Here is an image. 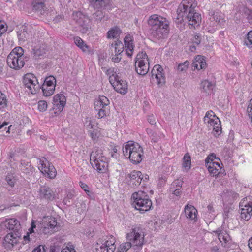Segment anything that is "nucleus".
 Here are the masks:
<instances>
[{
  "instance_id": "2f4dec72",
  "label": "nucleus",
  "mask_w": 252,
  "mask_h": 252,
  "mask_svg": "<svg viewBox=\"0 0 252 252\" xmlns=\"http://www.w3.org/2000/svg\"><path fill=\"white\" fill-rule=\"evenodd\" d=\"M39 164L38 165V169L43 174L46 175V173H47V171L48 168V166H50L52 164L50 163L45 158H42L39 159Z\"/></svg>"
},
{
  "instance_id": "1a4fd4ad",
  "label": "nucleus",
  "mask_w": 252,
  "mask_h": 252,
  "mask_svg": "<svg viewBox=\"0 0 252 252\" xmlns=\"http://www.w3.org/2000/svg\"><path fill=\"white\" fill-rule=\"evenodd\" d=\"M73 19L80 28V31L82 33H86L89 31L91 26L90 20L88 16L80 11L73 13Z\"/></svg>"
},
{
  "instance_id": "473e14b6",
  "label": "nucleus",
  "mask_w": 252,
  "mask_h": 252,
  "mask_svg": "<svg viewBox=\"0 0 252 252\" xmlns=\"http://www.w3.org/2000/svg\"><path fill=\"white\" fill-rule=\"evenodd\" d=\"M124 45L122 42L119 40L115 41L113 42L110 47L112 51L114 50L115 54L118 53L121 54L123 51Z\"/></svg>"
},
{
  "instance_id": "e2e57ef3",
  "label": "nucleus",
  "mask_w": 252,
  "mask_h": 252,
  "mask_svg": "<svg viewBox=\"0 0 252 252\" xmlns=\"http://www.w3.org/2000/svg\"><path fill=\"white\" fill-rule=\"evenodd\" d=\"M147 120L151 125H155L156 124V118L153 114L148 116Z\"/></svg>"
},
{
  "instance_id": "423d86ee",
  "label": "nucleus",
  "mask_w": 252,
  "mask_h": 252,
  "mask_svg": "<svg viewBox=\"0 0 252 252\" xmlns=\"http://www.w3.org/2000/svg\"><path fill=\"white\" fill-rule=\"evenodd\" d=\"M126 240L130 243L134 250L141 248L144 241V232L142 228L140 226L132 228L126 234Z\"/></svg>"
},
{
  "instance_id": "6e6552de",
  "label": "nucleus",
  "mask_w": 252,
  "mask_h": 252,
  "mask_svg": "<svg viewBox=\"0 0 252 252\" xmlns=\"http://www.w3.org/2000/svg\"><path fill=\"white\" fill-rule=\"evenodd\" d=\"M135 69L137 74L141 75H145L148 72L149 63L145 52H141L137 55L135 61Z\"/></svg>"
},
{
  "instance_id": "de8ad7c7",
  "label": "nucleus",
  "mask_w": 252,
  "mask_h": 252,
  "mask_svg": "<svg viewBox=\"0 0 252 252\" xmlns=\"http://www.w3.org/2000/svg\"><path fill=\"white\" fill-rule=\"evenodd\" d=\"M17 35L19 40L24 42L29 37V34L26 31H19L17 32Z\"/></svg>"
},
{
  "instance_id": "864d4df0",
  "label": "nucleus",
  "mask_w": 252,
  "mask_h": 252,
  "mask_svg": "<svg viewBox=\"0 0 252 252\" xmlns=\"http://www.w3.org/2000/svg\"><path fill=\"white\" fill-rule=\"evenodd\" d=\"M245 43L248 47L252 48V31L248 32Z\"/></svg>"
},
{
  "instance_id": "ddd939ff",
  "label": "nucleus",
  "mask_w": 252,
  "mask_h": 252,
  "mask_svg": "<svg viewBox=\"0 0 252 252\" xmlns=\"http://www.w3.org/2000/svg\"><path fill=\"white\" fill-rule=\"evenodd\" d=\"M109 82L115 90L122 94H125L127 92V84L126 81L120 79L119 77H110Z\"/></svg>"
},
{
  "instance_id": "7ed1b4c3",
  "label": "nucleus",
  "mask_w": 252,
  "mask_h": 252,
  "mask_svg": "<svg viewBox=\"0 0 252 252\" xmlns=\"http://www.w3.org/2000/svg\"><path fill=\"white\" fill-rule=\"evenodd\" d=\"M131 201L132 206L141 213L149 211L152 206V201L147 193L142 190L133 193Z\"/></svg>"
},
{
  "instance_id": "a211bd4d",
  "label": "nucleus",
  "mask_w": 252,
  "mask_h": 252,
  "mask_svg": "<svg viewBox=\"0 0 252 252\" xmlns=\"http://www.w3.org/2000/svg\"><path fill=\"white\" fill-rule=\"evenodd\" d=\"M115 243V238L111 236L109 240L102 244L99 249H98V252H114L116 249Z\"/></svg>"
},
{
  "instance_id": "b1692460",
  "label": "nucleus",
  "mask_w": 252,
  "mask_h": 252,
  "mask_svg": "<svg viewBox=\"0 0 252 252\" xmlns=\"http://www.w3.org/2000/svg\"><path fill=\"white\" fill-rule=\"evenodd\" d=\"M39 195L41 198H44L48 200H52L55 198V194L53 191L48 187H41L39 190Z\"/></svg>"
},
{
  "instance_id": "49530a36",
  "label": "nucleus",
  "mask_w": 252,
  "mask_h": 252,
  "mask_svg": "<svg viewBox=\"0 0 252 252\" xmlns=\"http://www.w3.org/2000/svg\"><path fill=\"white\" fill-rule=\"evenodd\" d=\"M7 100L5 94L0 91V110L7 106Z\"/></svg>"
},
{
  "instance_id": "39448f33",
  "label": "nucleus",
  "mask_w": 252,
  "mask_h": 252,
  "mask_svg": "<svg viewBox=\"0 0 252 252\" xmlns=\"http://www.w3.org/2000/svg\"><path fill=\"white\" fill-rule=\"evenodd\" d=\"M25 58L24 49L21 47H16L8 55L7 63L11 68L18 70L24 66Z\"/></svg>"
},
{
  "instance_id": "2eb2a0df",
  "label": "nucleus",
  "mask_w": 252,
  "mask_h": 252,
  "mask_svg": "<svg viewBox=\"0 0 252 252\" xmlns=\"http://www.w3.org/2000/svg\"><path fill=\"white\" fill-rule=\"evenodd\" d=\"M241 208V217L245 220H248L252 213V201L244 200L240 203Z\"/></svg>"
},
{
  "instance_id": "680f3d73",
  "label": "nucleus",
  "mask_w": 252,
  "mask_h": 252,
  "mask_svg": "<svg viewBox=\"0 0 252 252\" xmlns=\"http://www.w3.org/2000/svg\"><path fill=\"white\" fill-rule=\"evenodd\" d=\"M80 187L86 192V193L89 195V193H90V191L88 190V185L82 182H79V183Z\"/></svg>"
},
{
  "instance_id": "5701e85b",
  "label": "nucleus",
  "mask_w": 252,
  "mask_h": 252,
  "mask_svg": "<svg viewBox=\"0 0 252 252\" xmlns=\"http://www.w3.org/2000/svg\"><path fill=\"white\" fill-rule=\"evenodd\" d=\"M18 235L16 233H9L4 237L3 245L5 248H11L17 244Z\"/></svg>"
},
{
  "instance_id": "9d476101",
  "label": "nucleus",
  "mask_w": 252,
  "mask_h": 252,
  "mask_svg": "<svg viewBox=\"0 0 252 252\" xmlns=\"http://www.w3.org/2000/svg\"><path fill=\"white\" fill-rule=\"evenodd\" d=\"M23 83L29 92L32 94H36L40 88L36 77L32 73H28L24 75Z\"/></svg>"
},
{
  "instance_id": "aec40b11",
  "label": "nucleus",
  "mask_w": 252,
  "mask_h": 252,
  "mask_svg": "<svg viewBox=\"0 0 252 252\" xmlns=\"http://www.w3.org/2000/svg\"><path fill=\"white\" fill-rule=\"evenodd\" d=\"M94 168L99 173H104L108 171V163L107 158L106 160H100L90 163Z\"/></svg>"
},
{
  "instance_id": "f704fd0d",
  "label": "nucleus",
  "mask_w": 252,
  "mask_h": 252,
  "mask_svg": "<svg viewBox=\"0 0 252 252\" xmlns=\"http://www.w3.org/2000/svg\"><path fill=\"white\" fill-rule=\"evenodd\" d=\"M216 232L218 234V239L221 243H226L229 241L230 239L229 235L225 231L218 230Z\"/></svg>"
},
{
  "instance_id": "c85d7f7f",
  "label": "nucleus",
  "mask_w": 252,
  "mask_h": 252,
  "mask_svg": "<svg viewBox=\"0 0 252 252\" xmlns=\"http://www.w3.org/2000/svg\"><path fill=\"white\" fill-rule=\"evenodd\" d=\"M124 43L126 55L131 57L133 54L134 46L130 36H126L124 38Z\"/></svg>"
},
{
  "instance_id": "e433bc0d",
  "label": "nucleus",
  "mask_w": 252,
  "mask_h": 252,
  "mask_svg": "<svg viewBox=\"0 0 252 252\" xmlns=\"http://www.w3.org/2000/svg\"><path fill=\"white\" fill-rule=\"evenodd\" d=\"M20 169L23 173L26 174H29L32 171L31 164L25 160L21 161Z\"/></svg>"
},
{
  "instance_id": "f257e3e1",
  "label": "nucleus",
  "mask_w": 252,
  "mask_h": 252,
  "mask_svg": "<svg viewBox=\"0 0 252 252\" xmlns=\"http://www.w3.org/2000/svg\"><path fill=\"white\" fill-rule=\"evenodd\" d=\"M196 5L192 3V0H184L178 6L177 9L176 19L181 23L187 20L189 25L195 28L199 25L201 21V15L195 12Z\"/></svg>"
},
{
  "instance_id": "c03bdc74",
  "label": "nucleus",
  "mask_w": 252,
  "mask_h": 252,
  "mask_svg": "<svg viewBox=\"0 0 252 252\" xmlns=\"http://www.w3.org/2000/svg\"><path fill=\"white\" fill-rule=\"evenodd\" d=\"M56 79L52 76H50L45 78L43 85H47V87L56 85Z\"/></svg>"
},
{
  "instance_id": "a19ab883",
  "label": "nucleus",
  "mask_w": 252,
  "mask_h": 252,
  "mask_svg": "<svg viewBox=\"0 0 252 252\" xmlns=\"http://www.w3.org/2000/svg\"><path fill=\"white\" fill-rule=\"evenodd\" d=\"M183 159V167L188 169H189L191 165V158L189 154H185Z\"/></svg>"
},
{
  "instance_id": "3c124183",
  "label": "nucleus",
  "mask_w": 252,
  "mask_h": 252,
  "mask_svg": "<svg viewBox=\"0 0 252 252\" xmlns=\"http://www.w3.org/2000/svg\"><path fill=\"white\" fill-rule=\"evenodd\" d=\"M61 252H76L74 249V246L68 243L66 245H64L63 247Z\"/></svg>"
},
{
  "instance_id": "a878e982",
  "label": "nucleus",
  "mask_w": 252,
  "mask_h": 252,
  "mask_svg": "<svg viewBox=\"0 0 252 252\" xmlns=\"http://www.w3.org/2000/svg\"><path fill=\"white\" fill-rule=\"evenodd\" d=\"M184 213L187 218L196 221L197 211L192 205H187L184 209Z\"/></svg>"
},
{
  "instance_id": "338daca9",
  "label": "nucleus",
  "mask_w": 252,
  "mask_h": 252,
  "mask_svg": "<svg viewBox=\"0 0 252 252\" xmlns=\"http://www.w3.org/2000/svg\"><path fill=\"white\" fill-rule=\"evenodd\" d=\"M44 246L40 245L34 249L32 252H44Z\"/></svg>"
},
{
  "instance_id": "58836bf2",
  "label": "nucleus",
  "mask_w": 252,
  "mask_h": 252,
  "mask_svg": "<svg viewBox=\"0 0 252 252\" xmlns=\"http://www.w3.org/2000/svg\"><path fill=\"white\" fill-rule=\"evenodd\" d=\"M92 19L96 21H101L103 19L107 20L108 17H105V13L102 10H97L92 15Z\"/></svg>"
},
{
  "instance_id": "37998d69",
  "label": "nucleus",
  "mask_w": 252,
  "mask_h": 252,
  "mask_svg": "<svg viewBox=\"0 0 252 252\" xmlns=\"http://www.w3.org/2000/svg\"><path fill=\"white\" fill-rule=\"evenodd\" d=\"M56 170L54 166L53 165L48 166V168L45 175L51 179H53L56 176Z\"/></svg>"
},
{
  "instance_id": "4468645a",
  "label": "nucleus",
  "mask_w": 252,
  "mask_h": 252,
  "mask_svg": "<svg viewBox=\"0 0 252 252\" xmlns=\"http://www.w3.org/2000/svg\"><path fill=\"white\" fill-rule=\"evenodd\" d=\"M32 43L33 48L32 51V55L35 59L39 58L46 53V48L45 46L42 44H40V41H38V39H36L35 37L32 39Z\"/></svg>"
},
{
  "instance_id": "bf43d9fd",
  "label": "nucleus",
  "mask_w": 252,
  "mask_h": 252,
  "mask_svg": "<svg viewBox=\"0 0 252 252\" xmlns=\"http://www.w3.org/2000/svg\"><path fill=\"white\" fill-rule=\"evenodd\" d=\"M150 137L154 142H158L160 139L159 135L155 132H151Z\"/></svg>"
},
{
  "instance_id": "6e6d98bb",
  "label": "nucleus",
  "mask_w": 252,
  "mask_h": 252,
  "mask_svg": "<svg viewBox=\"0 0 252 252\" xmlns=\"http://www.w3.org/2000/svg\"><path fill=\"white\" fill-rule=\"evenodd\" d=\"M201 39V36L198 33H196L194 34V36L192 38L191 40L193 44L198 45L200 43Z\"/></svg>"
},
{
  "instance_id": "5fc2aeb1",
  "label": "nucleus",
  "mask_w": 252,
  "mask_h": 252,
  "mask_svg": "<svg viewBox=\"0 0 252 252\" xmlns=\"http://www.w3.org/2000/svg\"><path fill=\"white\" fill-rule=\"evenodd\" d=\"M8 125V123L4 122L0 125V131H6V133L9 132L10 128L12 126V125H10L7 128L5 127L6 126Z\"/></svg>"
},
{
  "instance_id": "603ef678",
  "label": "nucleus",
  "mask_w": 252,
  "mask_h": 252,
  "mask_svg": "<svg viewBox=\"0 0 252 252\" xmlns=\"http://www.w3.org/2000/svg\"><path fill=\"white\" fill-rule=\"evenodd\" d=\"M38 110L40 112H44L47 108V103L46 101L40 100L38 102Z\"/></svg>"
},
{
  "instance_id": "4d7b16f0",
  "label": "nucleus",
  "mask_w": 252,
  "mask_h": 252,
  "mask_svg": "<svg viewBox=\"0 0 252 252\" xmlns=\"http://www.w3.org/2000/svg\"><path fill=\"white\" fill-rule=\"evenodd\" d=\"M93 125L92 124L91 118H87L85 122H84L85 127L88 130L92 129L93 127Z\"/></svg>"
},
{
  "instance_id": "bb28decb",
  "label": "nucleus",
  "mask_w": 252,
  "mask_h": 252,
  "mask_svg": "<svg viewBox=\"0 0 252 252\" xmlns=\"http://www.w3.org/2000/svg\"><path fill=\"white\" fill-rule=\"evenodd\" d=\"M206 165L212 176H216L220 173V170L221 169V167L219 162H211L209 164Z\"/></svg>"
},
{
  "instance_id": "20e7f679",
  "label": "nucleus",
  "mask_w": 252,
  "mask_h": 252,
  "mask_svg": "<svg viewBox=\"0 0 252 252\" xmlns=\"http://www.w3.org/2000/svg\"><path fill=\"white\" fill-rule=\"evenodd\" d=\"M123 151L124 155L127 157L133 164L139 163L142 161L143 151L138 143L128 141L125 145Z\"/></svg>"
},
{
  "instance_id": "6ab92c4d",
  "label": "nucleus",
  "mask_w": 252,
  "mask_h": 252,
  "mask_svg": "<svg viewBox=\"0 0 252 252\" xmlns=\"http://www.w3.org/2000/svg\"><path fill=\"white\" fill-rule=\"evenodd\" d=\"M209 16L211 22L215 21L221 27L223 26L226 22L225 15L220 11H213L209 13Z\"/></svg>"
},
{
  "instance_id": "052dcab7",
  "label": "nucleus",
  "mask_w": 252,
  "mask_h": 252,
  "mask_svg": "<svg viewBox=\"0 0 252 252\" xmlns=\"http://www.w3.org/2000/svg\"><path fill=\"white\" fill-rule=\"evenodd\" d=\"M216 158H217L215 154H210L205 159L206 164H209L211 162H213V160Z\"/></svg>"
},
{
  "instance_id": "4c0bfd02",
  "label": "nucleus",
  "mask_w": 252,
  "mask_h": 252,
  "mask_svg": "<svg viewBox=\"0 0 252 252\" xmlns=\"http://www.w3.org/2000/svg\"><path fill=\"white\" fill-rule=\"evenodd\" d=\"M41 89L42 90L43 95L45 96H49L53 94L55 89V86L47 87V85H42Z\"/></svg>"
},
{
  "instance_id": "412c9836",
  "label": "nucleus",
  "mask_w": 252,
  "mask_h": 252,
  "mask_svg": "<svg viewBox=\"0 0 252 252\" xmlns=\"http://www.w3.org/2000/svg\"><path fill=\"white\" fill-rule=\"evenodd\" d=\"M46 0H32L31 5L33 11L42 13L46 9Z\"/></svg>"
},
{
  "instance_id": "393cba45",
  "label": "nucleus",
  "mask_w": 252,
  "mask_h": 252,
  "mask_svg": "<svg viewBox=\"0 0 252 252\" xmlns=\"http://www.w3.org/2000/svg\"><path fill=\"white\" fill-rule=\"evenodd\" d=\"M107 158L103 155L102 151L98 148H94L90 154V163L99 161L100 160H106Z\"/></svg>"
},
{
  "instance_id": "13d9d810",
  "label": "nucleus",
  "mask_w": 252,
  "mask_h": 252,
  "mask_svg": "<svg viewBox=\"0 0 252 252\" xmlns=\"http://www.w3.org/2000/svg\"><path fill=\"white\" fill-rule=\"evenodd\" d=\"M7 29L6 24L4 22L0 21V36L6 31Z\"/></svg>"
},
{
  "instance_id": "7c9ffc66",
  "label": "nucleus",
  "mask_w": 252,
  "mask_h": 252,
  "mask_svg": "<svg viewBox=\"0 0 252 252\" xmlns=\"http://www.w3.org/2000/svg\"><path fill=\"white\" fill-rule=\"evenodd\" d=\"M213 84L208 80H204L201 82L200 89L201 91L206 94H209L213 90Z\"/></svg>"
},
{
  "instance_id": "774afa93",
  "label": "nucleus",
  "mask_w": 252,
  "mask_h": 252,
  "mask_svg": "<svg viewBox=\"0 0 252 252\" xmlns=\"http://www.w3.org/2000/svg\"><path fill=\"white\" fill-rule=\"evenodd\" d=\"M120 54H118V53L115 54V55L112 58V61L115 63L119 62L121 59V57L120 56Z\"/></svg>"
},
{
  "instance_id": "9b49d317",
  "label": "nucleus",
  "mask_w": 252,
  "mask_h": 252,
  "mask_svg": "<svg viewBox=\"0 0 252 252\" xmlns=\"http://www.w3.org/2000/svg\"><path fill=\"white\" fill-rule=\"evenodd\" d=\"M109 99L105 96H100L94 102L95 109L98 111L99 117L102 118L106 115L107 107L109 104Z\"/></svg>"
},
{
  "instance_id": "f3484780",
  "label": "nucleus",
  "mask_w": 252,
  "mask_h": 252,
  "mask_svg": "<svg viewBox=\"0 0 252 252\" xmlns=\"http://www.w3.org/2000/svg\"><path fill=\"white\" fill-rule=\"evenodd\" d=\"M66 98L63 94H56L53 97V109L55 113L61 112L63 111L65 104Z\"/></svg>"
},
{
  "instance_id": "0e129e2a",
  "label": "nucleus",
  "mask_w": 252,
  "mask_h": 252,
  "mask_svg": "<svg viewBox=\"0 0 252 252\" xmlns=\"http://www.w3.org/2000/svg\"><path fill=\"white\" fill-rule=\"evenodd\" d=\"M105 72L107 75L109 76V77L111 76L119 77L118 75L115 74V72L114 71V68H109L106 70Z\"/></svg>"
},
{
  "instance_id": "dca6fc26",
  "label": "nucleus",
  "mask_w": 252,
  "mask_h": 252,
  "mask_svg": "<svg viewBox=\"0 0 252 252\" xmlns=\"http://www.w3.org/2000/svg\"><path fill=\"white\" fill-rule=\"evenodd\" d=\"M128 185L132 187L139 186L143 178L142 173L139 171L133 170L127 175Z\"/></svg>"
},
{
  "instance_id": "79ce46f5",
  "label": "nucleus",
  "mask_w": 252,
  "mask_h": 252,
  "mask_svg": "<svg viewBox=\"0 0 252 252\" xmlns=\"http://www.w3.org/2000/svg\"><path fill=\"white\" fill-rule=\"evenodd\" d=\"M5 179L8 184L11 187H13L14 186V184L17 181L16 177L11 173H8L7 174Z\"/></svg>"
},
{
  "instance_id": "72a5a7b5",
  "label": "nucleus",
  "mask_w": 252,
  "mask_h": 252,
  "mask_svg": "<svg viewBox=\"0 0 252 252\" xmlns=\"http://www.w3.org/2000/svg\"><path fill=\"white\" fill-rule=\"evenodd\" d=\"M74 43L83 52L89 51V47L85 43L84 41L78 36L74 38Z\"/></svg>"
},
{
  "instance_id": "09e8293b",
  "label": "nucleus",
  "mask_w": 252,
  "mask_h": 252,
  "mask_svg": "<svg viewBox=\"0 0 252 252\" xmlns=\"http://www.w3.org/2000/svg\"><path fill=\"white\" fill-rule=\"evenodd\" d=\"M189 62L187 61L181 63L178 65L177 70L180 72H184L186 71L189 65Z\"/></svg>"
},
{
  "instance_id": "c9c22d12",
  "label": "nucleus",
  "mask_w": 252,
  "mask_h": 252,
  "mask_svg": "<svg viewBox=\"0 0 252 252\" xmlns=\"http://www.w3.org/2000/svg\"><path fill=\"white\" fill-rule=\"evenodd\" d=\"M89 2L94 9H101L105 5V0H89Z\"/></svg>"
},
{
  "instance_id": "f03ea898",
  "label": "nucleus",
  "mask_w": 252,
  "mask_h": 252,
  "mask_svg": "<svg viewBox=\"0 0 252 252\" xmlns=\"http://www.w3.org/2000/svg\"><path fill=\"white\" fill-rule=\"evenodd\" d=\"M148 24L151 27L150 36L157 41L165 38L169 32V21L166 18L157 14L150 16Z\"/></svg>"
},
{
  "instance_id": "a18cd8bd",
  "label": "nucleus",
  "mask_w": 252,
  "mask_h": 252,
  "mask_svg": "<svg viewBox=\"0 0 252 252\" xmlns=\"http://www.w3.org/2000/svg\"><path fill=\"white\" fill-rule=\"evenodd\" d=\"M131 247L132 248V245L127 241V242L123 243L120 245L119 252H126Z\"/></svg>"
},
{
  "instance_id": "f8f14e48",
  "label": "nucleus",
  "mask_w": 252,
  "mask_h": 252,
  "mask_svg": "<svg viewBox=\"0 0 252 252\" xmlns=\"http://www.w3.org/2000/svg\"><path fill=\"white\" fill-rule=\"evenodd\" d=\"M152 79L159 86H162L165 83V76L161 65H155L151 71Z\"/></svg>"
},
{
  "instance_id": "0eeeda50",
  "label": "nucleus",
  "mask_w": 252,
  "mask_h": 252,
  "mask_svg": "<svg viewBox=\"0 0 252 252\" xmlns=\"http://www.w3.org/2000/svg\"><path fill=\"white\" fill-rule=\"evenodd\" d=\"M203 121L209 129H213L215 136L217 137L220 135L222 129L220 121L212 111H208L206 113Z\"/></svg>"
},
{
  "instance_id": "4be33fe9",
  "label": "nucleus",
  "mask_w": 252,
  "mask_h": 252,
  "mask_svg": "<svg viewBox=\"0 0 252 252\" xmlns=\"http://www.w3.org/2000/svg\"><path fill=\"white\" fill-rule=\"evenodd\" d=\"M48 222L47 223L46 226L43 229L44 233H53L55 231H57L59 229V227L57 226V222L55 218L49 217L48 218Z\"/></svg>"
},
{
  "instance_id": "c756f323",
  "label": "nucleus",
  "mask_w": 252,
  "mask_h": 252,
  "mask_svg": "<svg viewBox=\"0 0 252 252\" xmlns=\"http://www.w3.org/2000/svg\"><path fill=\"white\" fill-rule=\"evenodd\" d=\"M192 65L195 69L200 70L206 67V63L203 56L197 55L194 59Z\"/></svg>"
},
{
  "instance_id": "8fccbe9b",
  "label": "nucleus",
  "mask_w": 252,
  "mask_h": 252,
  "mask_svg": "<svg viewBox=\"0 0 252 252\" xmlns=\"http://www.w3.org/2000/svg\"><path fill=\"white\" fill-rule=\"evenodd\" d=\"M242 13L246 16L249 20H252V10L249 9L246 7H244L242 8Z\"/></svg>"
},
{
  "instance_id": "ea45409f",
  "label": "nucleus",
  "mask_w": 252,
  "mask_h": 252,
  "mask_svg": "<svg viewBox=\"0 0 252 252\" xmlns=\"http://www.w3.org/2000/svg\"><path fill=\"white\" fill-rule=\"evenodd\" d=\"M120 29L117 27H115L111 28L107 32V37L110 38H117L119 35Z\"/></svg>"
},
{
  "instance_id": "69168bd1",
  "label": "nucleus",
  "mask_w": 252,
  "mask_h": 252,
  "mask_svg": "<svg viewBox=\"0 0 252 252\" xmlns=\"http://www.w3.org/2000/svg\"><path fill=\"white\" fill-rule=\"evenodd\" d=\"M182 185V182L180 180H177L175 181V182H173L171 186L173 187V188H175V186H176V187H178V188H181Z\"/></svg>"
},
{
  "instance_id": "cd10ccee",
  "label": "nucleus",
  "mask_w": 252,
  "mask_h": 252,
  "mask_svg": "<svg viewBox=\"0 0 252 252\" xmlns=\"http://www.w3.org/2000/svg\"><path fill=\"white\" fill-rule=\"evenodd\" d=\"M5 226L9 230L17 231L20 228L19 221L16 219L11 218L6 220Z\"/></svg>"
}]
</instances>
